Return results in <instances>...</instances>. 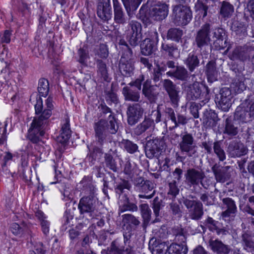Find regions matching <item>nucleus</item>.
<instances>
[{
	"label": "nucleus",
	"mask_w": 254,
	"mask_h": 254,
	"mask_svg": "<svg viewBox=\"0 0 254 254\" xmlns=\"http://www.w3.org/2000/svg\"><path fill=\"white\" fill-rule=\"evenodd\" d=\"M47 109L43 110V101L39 98L37 100L35 105V113L38 117H35L28 130V137L32 142H37L40 137L44 135L46 126L48 123V119L52 115V110L54 106L53 99L48 97L46 101Z\"/></svg>",
	"instance_id": "1"
},
{
	"label": "nucleus",
	"mask_w": 254,
	"mask_h": 254,
	"mask_svg": "<svg viewBox=\"0 0 254 254\" xmlns=\"http://www.w3.org/2000/svg\"><path fill=\"white\" fill-rule=\"evenodd\" d=\"M80 184L83 185V187L87 193L89 195L82 197L78 204V209L81 214L87 213L92 216V214L96 210L97 203V198L94 195V187L91 183V178L85 177L80 181Z\"/></svg>",
	"instance_id": "2"
},
{
	"label": "nucleus",
	"mask_w": 254,
	"mask_h": 254,
	"mask_svg": "<svg viewBox=\"0 0 254 254\" xmlns=\"http://www.w3.org/2000/svg\"><path fill=\"white\" fill-rule=\"evenodd\" d=\"M183 202L189 210V217L191 219L197 221L201 219L204 212L203 204L201 201L184 197Z\"/></svg>",
	"instance_id": "3"
},
{
	"label": "nucleus",
	"mask_w": 254,
	"mask_h": 254,
	"mask_svg": "<svg viewBox=\"0 0 254 254\" xmlns=\"http://www.w3.org/2000/svg\"><path fill=\"white\" fill-rule=\"evenodd\" d=\"M117 128L116 121L111 115L109 117V121L101 120L96 124L95 127L96 134L99 139L104 131L107 130L111 133L114 134L117 132Z\"/></svg>",
	"instance_id": "4"
},
{
	"label": "nucleus",
	"mask_w": 254,
	"mask_h": 254,
	"mask_svg": "<svg viewBox=\"0 0 254 254\" xmlns=\"http://www.w3.org/2000/svg\"><path fill=\"white\" fill-rule=\"evenodd\" d=\"M173 15L175 16V19L178 24L186 25L191 19L192 14L189 7L177 5L174 7L173 9Z\"/></svg>",
	"instance_id": "5"
},
{
	"label": "nucleus",
	"mask_w": 254,
	"mask_h": 254,
	"mask_svg": "<svg viewBox=\"0 0 254 254\" xmlns=\"http://www.w3.org/2000/svg\"><path fill=\"white\" fill-rule=\"evenodd\" d=\"M186 183L190 187L197 186L199 183L202 187L206 188L202 182L205 176L203 172L197 171L194 169H189L185 174Z\"/></svg>",
	"instance_id": "6"
},
{
	"label": "nucleus",
	"mask_w": 254,
	"mask_h": 254,
	"mask_svg": "<svg viewBox=\"0 0 254 254\" xmlns=\"http://www.w3.org/2000/svg\"><path fill=\"white\" fill-rule=\"evenodd\" d=\"M215 164L212 168L214 173L216 180L217 182L224 183L229 180L231 176V172L229 171V166H222L220 164Z\"/></svg>",
	"instance_id": "7"
},
{
	"label": "nucleus",
	"mask_w": 254,
	"mask_h": 254,
	"mask_svg": "<svg viewBox=\"0 0 254 254\" xmlns=\"http://www.w3.org/2000/svg\"><path fill=\"white\" fill-rule=\"evenodd\" d=\"M231 90L228 88H224L221 90L220 98L217 97L216 102L222 110L226 112L231 107Z\"/></svg>",
	"instance_id": "8"
},
{
	"label": "nucleus",
	"mask_w": 254,
	"mask_h": 254,
	"mask_svg": "<svg viewBox=\"0 0 254 254\" xmlns=\"http://www.w3.org/2000/svg\"><path fill=\"white\" fill-rule=\"evenodd\" d=\"M249 111L242 110L241 107H238L235 114V119L241 122H247L254 120V101L250 105Z\"/></svg>",
	"instance_id": "9"
},
{
	"label": "nucleus",
	"mask_w": 254,
	"mask_h": 254,
	"mask_svg": "<svg viewBox=\"0 0 254 254\" xmlns=\"http://www.w3.org/2000/svg\"><path fill=\"white\" fill-rule=\"evenodd\" d=\"M130 26L131 36L128 41L131 45L135 46L141 39V26L139 22L133 21L130 23Z\"/></svg>",
	"instance_id": "10"
},
{
	"label": "nucleus",
	"mask_w": 254,
	"mask_h": 254,
	"mask_svg": "<svg viewBox=\"0 0 254 254\" xmlns=\"http://www.w3.org/2000/svg\"><path fill=\"white\" fill-rule=\"evenodd\" d=\"M168 13V6L165 3H157L150 11V16L157 20L166 17Z\"/></svg>",
	"instance_id": "11"
},
{
	"label": "nucleus",
	"mask_w": 254,
	"mask_h": 254,
	"mask_svg": "<svg viewBox=\"0 0 254 254\" xmlns=\"http://www.w3.org/2000/svg\"><path fill=\"white\" fill-rule=\"evenodd\" d=\"M149 249L152 254H165L168 251L169 247L166 242L152 239L149 243Z\"/></svg>",
	"instance_id": "12"
},
{
	"label": "nucleus",
	"mask_w": 254,
	"mask_h": 254,
	"mask_svg": "<svg viewBox=\"0 0 254 254\" xmlns=\"http://www.w3.org/2000/svg\"><path fill=\"white\" fill-rule=\"evenodd\" d=\"M158 142L157 139L147 140L145 150L146 157L149 159L158 157L159 153Z\"/></svg>",
	"instance_id": "13"
},
{
	"label": "nucleus",
	"mask_w": 254,
	"mask_h": 254,
	"mask_svg": "<svg viewBox=\"0 0 254 254\" xmlns=\"http://www.w3.org/2000/svg\"><path fill=\"white\" fill-rule=\"evenodd\" d=\"M119 204V211L121 212L127 211L136 212L138 210L137 205L135 203L131 202L128 197L126 194L120 196Z\"/></svg>",
	"instance_id": "14"
},
{
	"label": "nucleus",
	"mask_w": 254,
	"mask_h": 254,
	"mask_svg": "<svg viewBox=\"0 0 254 254\" xmlns=\"http://www.w3.org/2000/svg\"><path fill=\"white\" fill-rule=\"evenodd\" d=\"M208 243L211 250L218 254H228L230 251L229 246L225 245L218 239L210 240Z\"/></svg>",
	"instance_id": "15"
},
{
	"label": "nucleus",
	"mask_w": 254,
	"mask_h": 254,
	"mask_svg": "<svg viewBox=\"0 0 254 254\" xmlns=\"http://www.w3.org/2000/svg\"><path fill=\"white\" fill-rule=\"evenodd\" d=\"M209 25L205 24L197 33L196 42L198 47H201L207 45L210 41L209 36Z\"/></svg>",
	"instance_id": "16"
},
{
	"label": "nucleus",
	"mask_w": 254,
	"mask_h": 254,
	"mask_svg": "<svg viewBox=\"0 0 254 254\" xmlns=\"http://www.w3.org/2000/svg\"><path fill=\"white\" fill-rule=\"evenodd\" d=\"M143 110L139 106H130L128 109V123L130 125L135 124L142 116Z\"/></svg>",
	"instance_id": "17"
},
{
	"label": "nucleus",
	"mask_w": 254,
	"mask_h": 254,
	"mask_svg": "<svg viewBox=\"0 0 254 254\" xmlns=\"http://www.w3.org/2000/svg\"><path fill=\"white\" fill-rule=\"evenodd\" d=\"M133 245L131 243L127 244L119 248L116 242L113 241L111 243L110 250L108 254H131L133 252Z\"/></svg>",
	"instance_id": "18"
},
{
	"label": "nucleus",
	"mask_w": 254,
	"mask_h": 254,
	"mask_svg": "<svg viewBox=\"0 0 254 254\" xmlns=\"http://www.w3.org/2000/svg\"><path fill=\"white\" fill-rule=\"evenodd\" d=\"M114 12V20L119 24H124L126 22L125 13L121 4L118 0H112Z\"/></svg>",
	"instance_id": "19"
},
{
	"label": "nucleus",
	"mask_w": 254,
	"mask_h": 254,
	"mask_svg": "<svg viewBox=\"0 0 254 254\" xmlns=\"http://www.w3.org/2000/svg\"><path fill=\"white\" fill-rule=\"evenodd\" d=\"M71 131L68 119H66L62 124L60 134L57 136V141L62 144L66 143L70 136Z\"/></svg>",
	"instance_id": "20"
},
{
	"label": "nucleus",
	"mask_w": 254,
	"mask_h": 254,
	"mask_svg": "<svg viewBox=\"0 0 254 254\" xmlns=\"http://www.w3.org/2000/svg\"><path fill=\"white\" fill-rule=\"evenodd\" d=\"M122 223L124 226H126V229H130L132 228L135 229L137 228L140 224V222L138 219L132 214H125L122 216Z\"/></svg>",
	"instance_id": "21"
},
{
	"label": "nucleus",
	"mask_w": 254,
	"mask_h": 254,
	"mask_svg": "<svg viewBox=\"0 0 254 254\" xmlns=\"http://www.w3.org/2000/svg\"><path fill=\"white\" fill-rule=\"evenodd\" d=\"M139 207L143 219L142 226L144 229H145L151 220V210L147 203L141 204Z\"/></svg>",
	"instance_id": "22"
},
{
	"label": "nucleus",
	"mask_w": 254,
	"mask_h": 254,
	"mask_svg": "<svg viewBox=\"0 0 254 254\" xmlns=\"http://www.w3.org/2000/svg\"><path fill=\"white\" fill-rule=\"evenodd\" d=\"M223 203L226 206L227 209L222 212V216L226 217L235 214L237 211V206L235 201L231 198L227 197L222 199Z\"/></svg>",
	"instance_id": "23"
},
{
	"label": "nucleus",
	"mask_w": 254,
	"mask_h": 254,
	"mask_svg": "<svg viewBox=\"0 0 254 254\" xmlns=\"http://www.w3.org/2000/svg\"><path fill=\"white\" fill-rule=\"evenodd\" d=\"M137 169L136 165L133 160H126L124 165V172L128 178L132 179L134 176H137Z\"/></svg>",
	"instance_id": "24"
},
{
	"label": "nucleus",
	"mask_w": 254,
	"mask_h": 254,
	"mask_svg": "<svg viewBox=\"0 0 254 254\" xmlns=\"http://www.w3.org/2000/svg\"><path fill=\"white\" fill-rule=\"evenodd\" d=\"M242 242L244 249L249 252L254 251V241L251 234L245 232L241 236Z\"/></svg>",
	"instance_id": "25"
},
{
	"label": "nucleus",
	"mask_w": 254,
	"mask_h": 254,
	"mask_svg": "<svg viewBox=\"0 0 254 254\" xmlns=\"http://www.w3.org/2000/svg\"><path fill=\"white\" fill-rule=\"evenodd\" d=\"M188 248L186 244L172 243L169 247L168 253L169 254H186Z\"/></svg>",
	"instance_id": "26"
},
{
	"label": "nucleus",
	"mask_w": 254,
	"mask_h": 254,
	"mask_svg": "<svg viewBox=\"0 0 254 254\" xmlns=\"http://www.w3.org/2000/svg\"><path fill=\"white\" fill-rule=\"evenodd\" d=\"M119 67L121 72L125 76H129L133 69L131 62L127 61L126 63L125 58L123 56L121 59Z\"/></svg>",
	"instance_id": "27"
},
{
	"label": "nucleus",
	"mask_w": 254,
	"mask_h": 254,
	"mask_svg": "<svg viewBox=\"0 0 254 254\" xmlns=\"http://www.w3.org/2000/svg\"><path fill=\"white\" fill-rule=\"evenodd\" d=\"M98 16L104 21H108L112 18V13L110 5H103L99 7L97 11Z\"/></svg>",
	"instance_id": "28"
},
{
	"label": "nucleus",
	"mask_w": 254,
	"mask_h": 254,
	"mask_svg": "<svg viewBox=\"0 0 254 254\" xmlns=\"http://www.w3.org/2000/svg\"><path fill=\"white\" fill-rule=\"evenodd\" d=\"M155 47L153 42L148 38L145 39L141 44V51L143 55L149 56L155 50Z\"/></svg>",
	"instance_id": "29"
},
{
	"label": "nucleus",
	"mask_w": 254,
	"mask_h": 254,
	"mask_svg": "<svg viewBox=\"0 0 254 254\" xmlns=\"http://www.w3.org/2000/svg\"><path fill=\"white\" fill-rule=\"evenodd\" d=\"M36 216L40 221L42 230L43 233L47 235L49 232V222L46 220L44 213L41 210H37L35 213Z\"/></svg>",
	"instance_id": "30"
},
{
	"label": "nucleus",
	"mask_w": 254,
	"mask_h": 254,
	"mask_svg": "<svg viewBox=\"0 0 254 254\" xmlns=\"http://www.w3.org/2000/svg\"><path fill=\"white\" fill-rule=\"evenodd\" d=\"M192 144V137L190 135L187 134L182 137V141L180 143V146L182 151L188 152L191 149Z\"/></svg>",
	"instance_id": "31"
},
{
	"label": "nucleus",
	"mask_w": 254,
	"mask_h": 254,
	"mask_svg": "<svg viewBox=\"0 0 254 254\" xmlns=\"http://www.w3.org/2000/svg\"><path fill=\"white\" fill-rule=\"evenodd\" d=\"M173 235L175 236V240L180 244H186L187 240L186 233L183 228L177 227L173 230Z\"/></svg>",
	"instance_id": "32"
},
{
	"label": "nucleus",
	"mask_w": 254,
	"mask_h": 254,
	"mask_svg": "<svg viewBox=\"0 0 254 254\" xmlns=\"http://www.w3.org/2000/svg\"><path fill=\"white\" fill-rule=\"evenodd\" d=\"M229 150L233 157H240L246 154L247 152V149L242 143H239L236 148L233 147L232 145H230Z\"/></svg>",
	"instance_id": "33"
},
{
	"label": "nucleus",
	"mask_w": 254,
	"mask_h": 254,
	"mask_svg": "<svg viewBox=\"0 0 254 254\" xmlns=\"http://www.w3.org/2000/svg\"><path fill=\"white\" fill-rule=\"evenodd\" d=\"M154 126L153 120L149 118H146L144 121L135 129V133L139 135L145 131L148 128Z\"/></svg>",
	"instance_id": "34"
},
{
	"label": "nucleus",
	"mask_w": 254,
	"mask_h": 254,
	"mask_svg": "<svg viewBox=\"0 0 254 254\" xmlns=\"http://www.w3.org/2000/svg\"><path fill=\"white\" fill-rule=\"evenodd\" d=\"M127 12L129 16H130V11L131 10H136L141 3V0H122Z\"/></svg>",
	"instance_id": "35"
},
{
	"label": "nucleus",
	"mask_w": 254,
	"mask_h": 254,
	"mask_svg": "<svg viewBox=\"0 0 254 254\" xmlns=\"http://www.w3.org/2000/svg\"><path fill=\"white\" fill-rule=\"evenodd\" d=\"M38 90L40 96L46 97L49 93V86L48 81L44 78L40 79Z\"/></svg>",
	"instance_id": "36"
},
{
	"label": "nucleus",
	"mask_w": 254,
	"mask_h": 254,
	"mask_svg": "<svg viewBox=\"0 0 254 254\" xmlns=\"http://www.w3.org/2000/svg\"><path fill=\"white\" fill-rule=\"evenodd\" d=\"M123 93L126 100L132 101H138L139 100V94L138 92H134L129 90L127 87L123 88Z\"/></svg>",
	"instance_id": "37"
},
{
	"label": "nucleus",
	"mask_w": 254,
	"mask_h": 254,
	"mask_svg": "<svg viewBox=\"0 0 254 254\" xmlns=\"http://www.w3.org/2000/svg\"><path fill=\"white\" fill-rule=\"evenodd\" d=\"M234 12V8L232 5L228 2H223L221 8V14L224 17H229Z\"/></svg>",
	"instance_id": "38"
},
{
	"label": "nucleus",
	"mask_w": 254,
	"mask_h": 254,
	"mask_svg": "<svg viewBox=\"0 0 254 254\" xmlns=\"http://www.w3.org/2000/svg\"><path fill=\"white\" fill-rule=\"evenodd\" d=\"M170 211L172 214L177 218H180L182 216L183 211L181 209L180 204L173 202L169 204Z\"/></svg>",
	"instance_id": "39"
},
{
	"label": "nucleus",
	"mask_w": 254,
	"mask_h": 254,
	"mask_svg": "<svg viewBox=\"0 0 254 254\" xmlns=\"http://www.w3.org/2000/svg\"><path fill=\"white\" fill-rule=\"evenodd\" d=\"M169 190L168 191V197L171 199H175L176 196L179 194V189L176 185V182L173 181L169 183Z\"/></svg>",
	"instance_id": "40"
},
{
	"label": "nucleus",
	"mask_w": 254,
	"mask_h": 254,
	"mask_svg": "<svg viewBox=\"0 0 254 254\" xmlns=\"http://www.w3.org/2000/svg\"><path fill=\"white\" fill-rule=\"evenodd\" d=\"M163 206L162 204V200L158 197L154 198L152 203V209L153 212L156 217H158L160 215V210Z\"/></svg>",
	"instance_id": "41"
},
{
	"label": "nucleus",
	"mask_w": 254,
	"mask_h": 254,
	"mask_svg": "<svg viewBox=\"0 0 254 254\" xmlns=\"http://www.w3.org/2000/svg\"><path fill=\"white\" fill-rule=\"evenodd\" d=\"M187 64L190 71H192L198 64V61L196 56L190 53L186 62Z\"/></svg>",
	"instance_id": "42"
},
{
	"label": "nucleus",
	"mask_w": 254,
	"mask_h": 254,
	"mask_svg": "<svg viewBox=\"0 0 254 254\" xmlns=\"http://www.w3.org/2000/svg\"><path fill=\"white\" fill-rule=\"evenodd\" d=\"M54 169L55 172V179L57 180L56 182H52L51 183L52 184H56L57 182H58L59 179L61 178V169L63 166V163L60 160H57L56 162H55Z\"/></svg>",
	"instance_id": "43"
},
{
	"label": "nucleus",
	"mask_w": 254,
	"mask_h": 254,
	"mask_svg": "<svg viewBox=\"0 0 254 254\" xmlns=\"http://www.w3.org/2000/svg\"><path fill=\"white\" fill-rule=\"evenodd\" d=\"M182 34V30L178 29H171L169 30L167 36L171 39L178 40L181 37Z\"/></svg>",
	"instance_id": "44"
},
{
	"label": "nucleus",
	"mask_w": 254,
	"mask_h": 254,
	"mask_svg": "<svg viewBox=\"0 0 254 254\" xmlns=\"http://www.w3.org/2000/svg\"><path fill=\"white\" fill-rule=\"evenodd\" d=\"M28 166L27 160H23L21 162V166L24 169H23V178L26 181H31V168L28 169L27 172H26L25 167Z\"/></svg>",
	"instance_id": "45"
},
{
	"label": "nucleus",
	"mask_w": 254,
	"mask_h": 254,
	"mask_svg": "<svg viewBox=\"0 0 254 254\" xmlns=\"http://www.w3.org/2000/svg\"><path fill=\"white\" fill-rule=\"evenodd\" d=\"M98 75L102 79L109 81V77L106 69V66L104 64L100 63L99 66Z\"/></svg>",
	"instance_id": "46"
},
{
	"label": "nucleus",
	"mask_w": 254,
	"mask_h": 254,
	"mask_svg": "<svg viewBox=\"0 0 254 254\" xmlns=\"http://www.w3.org/2000/svg\"><path fill=\"white\" fill-rule=\"evenodd\" d=\"M7 126V124L6 122H5L3 127H0V145H4L6 143Z\"/></svg>",
	"instance_id": "47"
},
{
	"label": "nucleus",
	"mask_w": 254,
	"mask_h": 254,
	"mask_svg": "<svg viewBox=\"0 0 254 254\" xmlns=\"http://www.w3.org/2000/svg\"><path fill=\"white\" fill-rule=\"evenodd\" d=\"M152 88L151 81L150 80H146L143 84L142 92L143 94L148 98H151L152 95Z\"/></svg>",
	"instance_id": "48"
},
{
	"label": "nucleus",
	"mask_w": 254,
	"mask_h": 254,
	"mask_svg": "<svg viewBox=\"0 0 254 254\" xmlns=\"http://www.w3.org/2000/svg\"><path fill=\"white\" fill-rule=\"evenodd\" d=\"M162 48L165 51H167L169 54L174 58H177L179 56V51L178 49L169 46L168 45H162Z\"/></svg>",
	"instance_id": "49"
},
{
	"label": "nucleus",
	"mask_w": 254,
	"mask_h": 254,
	"mask_svg": "<svg viewBox=\"0 0 254 254\" xmlns=\"http://www.w3.org/2000/svg\"><path fill=\"white\" fill-rule=\"evenodd\" d=\"M26 228V227L24 225H23L22 226H20L18 224L16 223H13L10 227L11 232L15 235L20 234L25 231Z\"/></svg>",
	"instance_id": "50"
},
{
	"label": "nucleus",
	"mask_w": 254,
	"mask_h": 254,
	"mask_svg": "<svg viewBox=\"0 0 254 254\" xmlns=\"http://www.w3.org/2000/svg\"><path fill=\"white\" fill-rule=\"evenodd\" d=\"M210 197L211 200H209L208 196L205 193L201 194L200 196V200L204 202L205 205H212L214 203L215 197L210 195Z\"/></svg>",
	"instance_id": "51"
},
{
	"label": "nucleus",
	"mask_w": 254,
	"mask_h": 254,
	"mask_svg": "<svg viewBox=\"0 0 254 254\" xmlns=\"http://www.w3.org/2000/svg\"><path fill=\"white\" fill-rule=\"evenodd\" d=\"M169 97L170 98V99L172 101V102L174 105H177L178 101H179V96H178V93L179 91H177L176 87L175 88L172 89V90H170L169 91L167 92Z\"/></svg>",
	"instance_id": "52"
},
{
	"label": "nucleus",
	"mask_w": 254,
	"mask_h": 254,
	"mask_svg": "<svg viewBox=\"0 0 254 254\" xmlns=\"http://www.w3.org/2000/svg\"><path fill=\"white\" fill-rule=\"evenodd\" d=\"M154 188V184L152 182L146 180L140 190L145 193H148L149 191H151Z\"/></svg>",
	"instance_id": "53"
},
{
	"label": "nucleus",
	"mask_w": 254,
	"mask_h": 254,
	"mask_svg": "<svg viewBox=\"0 0 254 254\" xmlns=\"http://www.w3.org/2000/svg\"><path fill=\"white\" fill-rule=\"evenodd\" d=\"M130 187L131 185L128 183V182L125 180H122V182L117 187L116 189V192L118 193H122L124 189L129 190Z\"/></svg>",
	"instance_id": "54"
},
{
	"label": "nucleus",
	"mask_w": 254,
	"mask_h": 254,
	"mask_svg": "<svg viewBox=\"0 0 254 254\" xmlns=\"http://www.w3.org/2000/svg\"><path fill=\"white\" fill-rule=\"evenodd\" d=\"M132 231L130 229H126L123 233L124 236V243L125 245H127V244L131 243V238L132 236Z\"/></svg>",
	"instance_id": "55"
},
{
	"label": "nucleus",
	"mask_w": 254,
	"mask_h": 254,
	"mask_svg": "<svg viewBox=\"0 0 254 254\" xmlns=\"http://www.w3.org/2000/svg\"><path fill=\"white\" fill-rule=\"evenodd\" d=\"M131 181L133 182L134 186L140 190L144 185V183H145L146 180L141 177H137V175L134 176V177L131 179Z\"/></svg>",
	"instance_id": "56"
},
{
	"label": "nucleus",
	"mask_w": 254,
	"mask_h": 254,
	"mask_svg": "<svg viewBox=\"0 0 254 254\" xmlns=\"http://www.w3.org/2000/svg\"><path fill=\"white\" fill-rule=\"evenodd\" d=\"M20 156L18 153L11 154L8 151H4L0 149V159H11L12 158H19Z\"/></svg>",
	"instance_id": "57"
},
{
	"label": "nucleus",
	"mask_w": 254,
	"mask_h": 254,
	"mask_svg": "<svg viewBox=\"0 0 254 254\" xmlns=\"http://www.w3.org/2000/svg\"><path fill=\"white\" fill-rule=\"evenodd\" d=\"M214 150L215 153L217 154L219 159H224L225 154L224 151L221 148L218 142L214 144Z\"/></svg>",
	"instance_id": "58"
},
{
	"label": "nucleus",
	"mask_w": 254,
	"mask_h": 254,
	"mask_svg": "<svg viewBox=\"0 0 254 254\" xmlns=\"http://www.w3.org/2000/svg\"><path fill=\"white\" fill-rule=\"evenodd\" d=\"M78 54L79 56V62L82 64H84L88 58L87 52L84 49H80L78 50Z\"/></svg>",
	"instance_id": "59"
},
{
	"label": "nucleus",
	"mask_w": 254,
	"mask_h": 254,
	"mask_svg": "<svg viewBox=\"0 0 254 254\" xmlns=\"http://www.w3.org/2000/svg\"><path fill=\"white\" fill-rule=\"evenodd\" d=\"M187 71L184 67H179L177 69L175 74L176 76L180 79H184L187 76Z\"/></svg>",
	"instance_id": "60"
},
{
	"label": "nucleus",
	"mask_w": 254,
	"mask_h": 254,
	"mask_svg": "<svg viewBox=\"0 0 254 254\" xmlns=\"http://www.w3.org/2000/svg\"><path fill=\"white\" fill-rule=\"evenodd\" d=\"M225 132L230 135H235L237 133V129L232 125L227 123L225 128Z\"/></svg>",
	"instance_id": "61"
},
{
	"label": "nucleus",
	"mask_w": 254,
	"mask_h": 254,
	"mask_svg": "<svg viewBox=\"0 0 254 254\" xmlns=\"http://www.w3.org/2000/svg\"><path fill=\"white\" fill-rule=\"evenodd\" d=\"M144 80L143 75H141L137 78L134 82L130 83L131 86H134L136 87L138 90L140 91L141 88V82Z\"/></svg>",
	"instance_id": "62"
},
{
	"label": "nucleus",
	"mask_w": 254,
	"mask_h": 254,
	"mask_svg": "<svg viewBox=\"0 0 254 254\" xmlns=\"http://www.w3.org/2000/svg\"><path fill=\"white\" fill-rule=\"evenodd\" d=\"M27 157L28 158L35 157V159H42V158L45 157V156H43L42 153H40L39 151H37L36 149L29 153L28 154Z\"/></svg>",
	"instance_id": "63"
},
{
	"label": "nucleus",
	"mask_w": 254,
	"mask_h": 254,
	"mask_svg": "<svg viewBox=\"0 0 254 254\" xmlns=\"http://www.w3.org/2000/svg\"><path fill=\"white\" fill-rule=\"evenodd\" d=\"M126 149L128 152L132 153L137 149V146L131 142H128L126 144Z\"/></svg>",
	"instance_id": "64"
}]
</instances>
